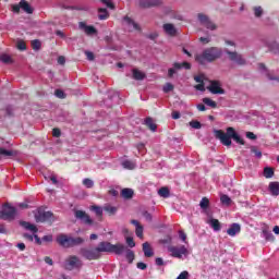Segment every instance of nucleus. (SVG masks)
Listing matches in <instances>:
<instances>
[{
	"label": "nucleus",
	"instance_id": "f257e3e1",
	"mask_svg": "<svg viewBox=\"0 0 279 279\" xmlns=\"http://www.w3.org/2000/svg\"><path fill=\"white\" fill-rule=\"evenodd\" d=\"M215 136L222 145H225V147H230V145H232V140L235 141V143H239V145H245V141L241 138V135H239L236 130L232 126L227 128V132H223V130H216Z\"/></svg>",
	"mask_w": 279,
	"mask_h": 279
},
{
	"label": "nucleus",
	"instance_id": "f03ea898",
	"mask_svg": "<svg viewBox=\"0 0 279 279\" xmlns=\"http://www.w3.org/2000/svg\"><path fill=\"white\" fill-rule=\"evenodd\" d=\"M223 51L219 47H210L205 49L201 54L196 56V62L206 64V62H215L221 58Z\"/></svg>",
	"mask_w": 279,
	"mask_h": 279
},
{
	"label": "nucleus",
	"instance_id": "7ed1b4c3",
	"mask_svg": "<svg viewBox=\"0 0 279 279\" xmlns=\"http://www.w3.org/2000/svg\"><path fill=\"white\" fill-rule=\"evenodd\" d=\"M96 248L98 250V254L108 252L110 254H117L118 256H121V254L125 253V245L121 243L112 244L110 242L104 241L100 242Z\"/></svg>",
	"mask_w": 279,
	"mask_h": 279
},
{
	"label": "nucleus",
	"instance_id": "20e7f679",
	"mask_svg": "<svg viewBox=\"0 0 279 279\" xmlns=\"http://www.w3.org/2000/svg\"><path fill=\"white\" fill-rule=\"evenodd\" d=\"M84 238L81 236H69L66 234H60L57 238V242L62 247H77V245H84Z\"/></svg>",
	"mask_w": 279,
	"mask_h": 279
},
{
	"label": "nucleus",
	"instance_id": "39448f33",
	"mask_svg": "<svg viewBox=\"0 0 279 279\" xmlns=\"http://www.w3.org/2000/svg\"><path fill=\"white\" fill-rule=\"evenodd\" d=\"M0 219L3 221H14L16 219V208L12 207L10 203H4L0 211Z\"/></svg>",
	"mask_w": 279,
	"mask_h": 279
},
{
	"label": "nucleus",
	"instance_id": "423d86ee",
	"mask_svg": "<svg viewBox=\"0 0 279 279\" xmlns=\"http://www.w3.org/2000/svg\"><path fill=\"white\" fill-rule=\"evenodd\" d=\"M80 254L86 260H99V258H101V254L99 253L97 247H95V248L82 247L80 250Z\"/></svg>",
	"mask_w": 279,
	"mask_h": 279
},
{
	"label": "nucleus",
	"instance_id": "0eeeda50",
	"mask_svg": "<svg viewBox=\"0 0 279 279\" xmlns=\"http://www.w3.org/2000/svg\"><path fill=\"white\" fill-rule=\"evenodd\" d=\"M168 252L170 253V256L172 258H182L183 256L189 255V248H186V246L184 245H180V246L169 245Z\"/></svg>",
	"mask_w": 279,
	"mask_h": 279
},
{
	"label": "nucleus",
	"instance_id": "6e6552de",
	"mask_svg": "<svg viewBox=\"0 0 279 279\" xmlns=\"http://www.w3.org/2000/svg\"><path fill=\"white\" fill-rule=\"evenodd\" d=\"M82 267H84V263L80 257H77V255H71L65 260V268L69 271H73V269H82Z\"/></svg>",
	"mask_w": 279,
	"mask_h": 279
},
{
	"label": "nucleus",
	"instance_id": "1a4fd4ad",
	"mask_svg": "<svg viewBox=\"0 0 279 279\" xmlns=\"http://www.w3.org/2000/svg\"><path fill=\"white\" fill-rule=\"evenodd\" d=\"M53 213L45 211L43 208H39L35 214V220L37 223H45V221H51Z\"/></svg>",
	"mask_w": 279,
	"mask_h": 279
},
{
	"label": "nucleus",
	"instance_id": "9d476101",
	"mask_svg": "<svg viewBox=\"0 0 279 279\" xmlns=\"http://www.w3.org/2000/svg\"><path fill=\"white\" fill-rule=\"evenodd\" d=\"M226 53L229 56V60H231V62H235V64H239V66H245V64H247V61L243 58V56L239 54V52L226 50Z\"/></svg>",
	"mask_w": 279,
	"mask_h": 279
},
{
	"label": "nucleus",
	"instance_id": "9b49d317",
	"mask_svg": "<svg viewBox=\"0 0 279 279\" xmlns=\"http://www.w3.org/2000/svg\"><path fill=\"white\" fill-rule=\"evenodd\" d=\"M210 85L207 87V90L211 95H226V89L221 88V82L219 81H209Z\"/></svg>",
	"mask_w": 279,
	"mask_h": 279
},
{
	"label": "nucleus",
	"instance_id": "f8f14e48",
	"mask_svg": "<svg viewBox=\"0 0 279 279\" xmlns=\"http://www.w3.org/2000/svg\"><path fill=\"white\" fill-rule=\"evenodd\" d=\"M162 0H140V8L148 10L149 8H160Z\"/></svg>",
	"mask_w": 279,
	"mask_h": 279
},
{
	"label": "nucleus",
	"instance_id": "ddd939ff",
	"mask_svg": "<svg viewBox=\"0 0 279 279\" xmlns=\"http://www.w3.org/2000/svg\"><path fill=\"white\" fill-rule=\"evenodd\" d=\"M74 215L76 219H81V221H83V223H85L86 226H93V219H90V216H88L86 211L76 210Z\"/></svg>",
	"mask_w": 279,
	"mask_h": 279
},
{
	"label": "nucleus",
	"instance_id": "4468645a",
	"mask_svg": "<svg viewBox=\"0 0 279 279\" xmlns=\"http://www.w3.org/2000/svg\"><path fill=\"white\" fill-rule=\"evenodd\" d=\"M78 27L80 29H83L87 36H94V34H97V28L93 25H86V22H80Z\"/></svg>",
	"mask_w": 279,
	"mask_h": 279
},
{
	"label": "nucleus",
	"instance_id": "2eb2a0df",
	"mask_svg": "<svg viewBox=\"0 0 279 279\" xmlns=\"http://www.w3.org/2000/svg\"><path fill=\"white\" fill-rule=\"evenodd\" d=\"M194 81L197 82V85L194 86L196 90H201L204 93L206 90L205 84H204V75H196L194 76Z\"/></svg>",
	"mask_w": 279,
	"mask_h": 279
},
{
	"label": "nucleus",
	"instance_id": "dca6fc26",
	"mask_svg": "<svg viewBox=\"0 0 279 279\" xmlns=\"http://www.w3.org/2000/svg\"><path fill=\"white\" fill-rule=\"evenodd\" d=\"M240 232L241 225L239 223H232L227 230V234H229V236H236V234H239Z\"/></svg>",
	"mask_w": 279,
	"mask_h": 279
},
{
	"label": "nucleus",
	"instance_id": "f3484780",
	"mask_svg": "<svg viewBox=\"0 0 279 279\" xmlns=\"http://www.w3.org/2000/svg\"><path fill=\"white\" fill-rule=\"evenodd\" d=\"M132 77H133V80H136L137 82H143V80H145L147 77V75L138 69H133Z\"/></svg>",
	"mask_w": 279,
	"mask_h": 279
},
{
	"label": "nucleus",
	"instance_id": "a211bd4d",
	"mask_svg": "<svg viewBox=\"0 0 279 279\" xmlns=\"http://www.w3.org/2000/svg\"><path fill=\"white\" fill-rule=\"evenodd\" d=\"M163 32H166L168 36H175V34H178V29H175V26L171 23L163 24Z\"/></svg>",
	"mask_w": 279,
	"mask_h": 279
},
{
	"label": "nucleus",
	"instance_id": "6ab92c4d",
	"mask_svg": "<svg viewBox=\"0 0 279 279\" xmlns=\"http://www.w3.org/2000/svg\"><path fill=\"white\" fill-rule=\"evenodd\" d=\"M132 226H135V234L138 239H143V226L141 225V222H138V220H131Z\"/></svg>",
	"mask_w": 279,
	"mask_h": 279
},
{
	"label": "nucleus",
	"instance_id": "aec40b11",
	"mask_svg": "<svg viewBox=\"0 0 279 279\" xmlns=\"http://www.w3.org/2000/svg\"><path fill=\"white\" fill-rule=\"evenodd\" d=\"M142 247H143L144 256L146 258H151V256H154V250L151 248V245L149 244V242L143 243Z\"/></svg>",
	"mask_w": 279,
	"mask_h": 279
},
{
	"label": "nucleus",
	"instance_id": "412c9836",
	"mask_svg": "<svg viewBox=\"0 0 279 279\" xmlns=\"http://www.w3.org/2000/svg\"><path fill=\"white\" fill-rule=\"evenodd\" d=\"M268 189H269L271 195H274L275 197H278V195H279V182L278 181L270 182Z\"/></svg>",
	"mask_w": 279,
	"mask_h": 279
},
{
	"label": "nucleus",
	"instance_id": "4be33fe9",
	"mask_svg": "<svg viewBox=\"0 0 279 279\" xmlns=\"http://www.w3.org/2000/svg\"><path fill=\"white\" fill-rule=\"evenodd\" d=\"M20 226H22V228H25V230H29L31 232H34V234L38 232V228L36 227V225H32L27 221H20Z\"/></svg>",
	"mask_w": 279,
	"mask_h": 279
},
{
	"label": "nucleus",
	"instance_id": "5701e85b",
	"mask_svg": "<svg viewBox=\"0 0 279 279\" xmlns=\"http://www.w3.org/2000/svg\"><path fill=\"white\" fill-rule=\"evenodd\" d=\"M20 8L26 12V14H33L34 13V9H32V5H29V2L22 0L20 2Z\"/></svg>",
	"mask_w": 279,
	"mask_h": 279
},
{
	"label": "nucleus",
	"instance_id": "b1692460",
	"mask_svg": "<svg viewBox=\"0 0 279 279\" xmlns=\"http://www.w3.org/2000/svg\"><path fill=\"white\" fill-rule=\"evenodd\" d=\"M145 125L148 128V130L150 132H156V130H158V125H156V123H154V119H151V118L145 119Z\"/></svg>",
	"mask_w": 279,
	"mask_h": 279
},
{
	"label": "nucleus",
	"instance_id": "393cba45",
	"mask_svg": "<svg viewBox=\"0 0 279 279\" xmlns=\"http://www.w3.org/2000/svg\"><path fill=\"white\" fill-rule=\"evenodd\" d=\"M102 210H105V213H108L110 217H112V215H117V211L119 210V208L107 204L102 207Z\"/></svg>",
	"mask_w": 279,
	"mask_h": 279
},
{
	"label": "nucleus",
	"instance_id": "a878e982",
	"mask_svg": "<svg viewBox=\"0 0 279 279\" xmlns=\"http://www.w3.org/2000/svg\"><path fill=\"white\" fill-rule=\"evenodd\" d=\"M121 195L124 199H132L134 197V190L125 187L121 191Z\"/></svg>",
	"mask_w": 279,
	"mask_h": 279
},
{
	"label": "nucleus",
	"instance_id": "bb28decb",
	"mask_svg": "<svg viewBox=\"0 0 279 279\" xmlns=\"http://www.w3.org/2000/svg\"><path fill=\"white\" fill-rule=\"evenodd\" d=\"M124 252H126L125 258L130 265L134 263V258H136V255L134 254V251L125 247Z\"/></svg>",
	"mask_w": 279,
	"mask_h": 279
},
{
	"label": "nucleus",
	"instance_id": "cd10ccee",
	"mask_svg": "<svg viewBox=\"0 0 279 279\" xmlns=\"http://www.w3.org/2000/svg\"><path fill=\"white\" fill-rule=\"evenodd\" d=\"M209 226H211L213 230H215V232H219V230H221V222H219L218 219H210L209 220Z\"/></svg>",
	"mask_w": 279,
	"mask_h": 279
},
{
	"label": "nucleus",
	"instance_id": "c85d7f7f",
	"mask_svg": "<svg viewBox=\"0 0 279 279\" xmlns=\"http://www.w3.org/2000/svg\"><path fill=\"white\" fill-rule=\"evenodd\" d=\"M98 19L99 21H106L110 17V13H108V9H98Z\"/></svg>",
	"mask_w": 279,
	"mask_h": 279
},
{
	"label": "nucleus",
	"instance_id": "c756f323",
	"mask_svg": "<svg viewBox=\"0 0 279 279\" xmlns=\"http://www.w3.org/2000/svg\"><path fill=\"white\" fill-rule=\"evenodd\" d=\"M123 169H129L130 171L136 169V163L132 160L122 161Z\"/></svg>",
	"mask_w": 279,
	"mask_h": 279
},
{
	"label": "nucleus",
	"instance_id": "7c9ffc66",
	"mask_svg": "<svg viewBox=\"0 0 279 279\" xmlns=\"http://www.w3.org/2000/svg\"><path fill=\"white\" fill-rule=\"evenodd\" d=\"M90 210L95 211V215L96 217H98V219H101V217H104V208H101L100 206L93 205L90 207Z\"/></svg>",
	"mask_w": 279,
	"mask_h": 279
},
{
	"label": "nucleus",
	"instance_id": "2f4dec72",
	"mask_svg": "<svg viewBox=\"0 0 279 279\" xmlns=\"http://www.w3.org/2000/svg\"><path fill=\"white\" fill-rule=\"evenodd\" d=\"M173 66H174V69H178V70H180V69H185L186 71H189V70H191V63H189V62H182V63H178V62H175L174 64H173Z\"/></svg>",
	"mask_w": 279,
	"mask_h": 279
},
{
	"label": "nucleus",
	"instance_id": "473e14b6",
	"mask_svg": "<svg viewBox=\"0 0 279 279\" xmlns=\"http://www.w3.org/2000/svg\"><path fill=\"white\" fill-rule=\"evenodd\" d=\"M124 21L128 23V25H132L133 29L141 31V26H138V24L134 22V20H132L130 16H124Z\"/></svg>",
	"mask_w": 279,
	"mask_h": 279
},
{
	"label": "nucleus",
	"instance_id": "72a5a7b5",
	"mask_svg": "<svg viewBox=\"0 0 279 279\" xmlns=\"http://www.w3.org/2000/svg\"><path fill=\"white\" fill-rule=\"evenodd\" d=\"M253 12H254V16L256 19H260V16H263V14H265V11L263 10V7H254Z\"/></svg>",
	"mask_w": 279,
	"mask_h": 279
},
{
	"label": "nucleus",
	"instance_id": "f704fd0d",
	"mask_svg": "<svg viewBox=\"0 0 279 279\" xmlns=\"http://www.w3.org/2000/svg\"><path fill=\"white\" fill-rule=\"evenodd\" d=\"M203 104L209 106V108H217V102L208 97L203 98Z\"/></svg>",
	"mask_w": 279,
	"mask_h": 279
},
{
	"label": "nucleus",
	"instance_id": "c9c22d12",
	"mask_svg": "<svg viewBox=\"0 0 279 279\" xmlns=\"http://www.w3.org/2000/svg\"><path fill=\"white\" fill-rule=\"evenodd\" d=\"M220 202L221 204H225V206H230V204H232V198H230V196L222 194L220 196Z\"/></svg>",
	"mask_w": 279,
	"mask_h": 279
},
{
	"label": "nucleus",
	"instance_id": "e433bc0d",
	"mask_svg": "<svg viewBox=\"0 0 279 279\" xmlns=\"http://www.w3.org/2000/svg\"><path fill=\"white\" fill-rule=\"evenodd\" d=\"M199 206L203 210H206L208 208V206H210V201L208 199V197H203Z\"/></svg>",
	"mask_w": 279,
	"mask_h": 279
},
{
	"label": "nucleus",
	"instance_id": "4c0bfd02",
	"mask_svg": "<svg viewBox=\"0 0 279 279\" xmlns=\"http://www.w3.org/2000/svg\"><path fill=\"white\" fill-rule=\"evenodd\" d=\"M264 177L266 179L274 178V168H269V167L264 168Z\"/></svg>",
	"mask_w": 279,
	"mask_h": 279
},
{
	"label": "nucleus",
	"instance_id": "58836bf2",
	"mask_svg": "<svg viewBox=\"0 0 279 279\" xmlns=\"http://www.w3.org/2000/svg\"><path fill=\"white\" fill-rule=\"evenodd\" d=\"M3 156L4 158H8L10 156H14V151L8 150L5 148H0V157Z\"/></svg>",
	"mask_w": 279,
	"mask_h": 279
},
{
	"label": "nucleus",
	"instance_id": "ea45409f",
	"mask_svg": "<svg viewBox=\"0 0 279 279\" xmlns=\"http://www.w3.org/2000/svg\"><path fill=\"white\" fill-rule=\"evenodd\" d=\"M197 19L199 21V23H202L203 25H205L210 19L204 14V13H198Z\"/></svg>",
	"mask_w": 279,
	"mask_h": 279
},
{
	"label": "nucleus",
	"instance_id": "a19ab883",
	"mask_svg": "<svg viewBox=\"0 0 279 279\" xmlns=\"http://www.w3.org/2000/svg\"><path fill=\"white\" fill-rule=\"evenodd\" d=\"M40 47H43V44L40 43V40L34 39L32 41V49H34V51L40 50Z\"/></svg>",
	"mask_w": 279,
	"mask_h": 279
},
{
	"label": "nucleus",
	"instance_id": "79ce46f5",
	"mask_svg": "<svg viewBox=\"0 0 279 279\" xmlns=\"http://www.w3.org/2000/svg\"><path fill=\"white\" fill-rule=\"evenodd\" d=\"M16 47L20 51H25L27 49V44L23 39L17 40Z\"/></svg>",
	"mask_w": 279,
	"mask_h": 279
},
{
	"label": "nucleus",
	"instance_id": "37998d69",
	"mask_svg": "<svg viewBox=\"0 0 279 279\" xmlns=\"http://www.w3.org/2000/svg\"><path fill=\"white\" fill-rule=\"evenodd\" d=\"M158 194L160 195V197H169L170 195L169 187L159 189Z\"/></svg>",
	"mask_w": 279,
	"mask_h": 279
},
{
	"label": "nucleus",
	"instance_id": "c03bdc74",
	"mask_svg": "<svg viewBox=\"0 0 279 279\" xmlns=\"http://www.w3.org/2000/svg\"><path fill=\"white\" fill-rule=\"evenodd\" d=\"M1 62H3L4 64H12V57L8 56V54H2L0 57Z\"/></svg>",
	"mask_w": 279,
	"mask_h": 279
},
{
	"label": "nucleus",
	"instance_id": "a18cd8bd",
	"mask_svg": "<svg viewBox=\"0 0 279 279\" xmlns=\"http://www.w3.org/2000/svg\"><path fill=\"white\" fill-rule=\"evenodd\" d=\"M83 184L86 186V189H93L95 186V182L90 179H84Z\"/></svg>",
	"mask_w": 279,
	"mask_h": 279
},
{
	"label": "nucleus",
	"instance_id": "49530a36",
	"mask_svg": "<svg viewBox=\"0 0 279 279\" xmlns=\"http://www.w3.org/2000/svg\"><path fill=\"white\" fill-rule=\"evenodd\" d=\"M203 25H204V27H206V29H211V32L217 29V25L215 23H213V21H210V20L206 24H203Z\"/></svg>",
	"mask_w": 279,
	"mask_h": 279
},
{
	"label": "nucleus",
	"instance_id": "de8ad7c7",
	"mask_svg": "<svg viewBox=\"0 0 279 279\" xmlns=\"http://www.w3.org/2000/svg\"><path fill=\"white\" fill-rule=\"evenodd\" d=\"M190 126L193 128L194 130H202V123L199 121H191Z\"/></svg>",
	"mask_w": 279,
	"mask_h": 279
},
{
	"label": "nucleus",
	"instance_id": "09e8293b",
	"mask_svg": "<svg viewBox=\"0 0 279 279\" xmlns=\"http://www.w3.org/2000/svg\"><path fill=\"white\" fill-rule=\"evenodd\" d=\"M54 95L59 99H66V94L62 89H56Z\"/></svg>",
	"mask_w": 279,
	"mask_h": 279
},
{
	"label": "nucleus",
	"instance_id": "8fccbe9b",
	"mask_svg": "<svg viewBox=\"0 0 279 279\" xmlns=\"http://www.w3.org/2000/svg\"><path fill=\"white\" fill-rule=\"evenodd\" d=\"M251 151H252V154H255V156L257 158H263V151L258 150V148H256V146H252Z\"/></svg>",
	"mask_w": 279,
	"mask_h": 279
},
{
	"label": "nucleus",
	"instance_id": "3c124183",
	"mask_svg": "<svg viewBox=\"0 0 279 279\" xmlns=\"http://www.w3.org/2000/svg\"><path fill=\"white\" fill-rule=\"evenodd\" d=\"M126 244L129 245V247H136V243L134 242V238L132 236L126 238Z\"/></svg>",
	"mask_w": 279,
	"mask_h": 279
},
{
	"label": "nucleus",
	"instance_id": "603ef678",
	"mask_svg": "<svg viewBox=\"0 0 279 279\" xmlns=\"http://www.w3.org/2000/svg\"><path fill=\"white\" fill-rule=\"evenodd\" d=\"M101 3L107 5V8H109V10H114V3H112V1H110V0H101Z\"/></svg>",
	"mask_w": 279,
	"mask_h": 279
},
{
	"label": "nucleus",
	"instance_id": "864d4df0",
	"mask_svg": "<svg viewBox=\"0 0 279 279\" xmlns=\"http://www.w3.org/2000/svg\"><path fill=\"white\" fill-rule=\"evenodd\" d=\"M263 234L266 239V241H274V234H271V232H268V231H263Z\"/></svg>",
	"mask_w": 279,
	"mask_h": 279
},
{
	"label": "nucleus",
	"instance_id": "5fc2aeb1",
	"mask_svg": "<svg viewBox=\"0 0 279 279\" xmlns=\"http://www.w3.org/2000/svg\"><path fill=\"white\" fill-rule=\"evenodd\" d=\"M52 136H54V138H60V136H62V132L60 131V129L54 128L52 130Z\"/></svg>",
	"mask_w": 279,
	"mask_h": 279
},
{
	"label": "nucleus",
	"instance_id": "6e6d98bb",
	"mask_svg": "<svg viewBox=\"0 0 279 279\" xmlns=\"http://www.w3.org/2000/svg\"><path fill=\"white\" fill-rule=\"evenodd\" d=\"M270 49H271V51H274V53H279V44L278 43H272L271 45H270Z\"/></svg>",
	"mask_w": 279,
	"mask_h": 279
},
{
	"label": "nucleus",
	"instance_id": "4d7b16f0",
	"mask_svg": "<svg viewBox=\"0 0 279 279\" xmlns=\"http://www.w3.org/2000/svg\"><path fill=\"white\" fill-rule=\"evenodd\" d=\"M171 90H173V84L167 83V84L163 86V93H171Z\"/></svg>",
	"mask_w": 279,
	"mask_h": 279
},
{
	"label": "nucleus",
	"instance_id": "13d9d810",
	"mask_svg": "<svg viewBox=\"0 0 279 279\" xmlns=\"http://www.w3.org/2000/svg\"><path fill=\"white\" fill-rule=\"evenodd\" d=\"M137 269H141L142 271H145V269H147V264L143 263V262H138L136 264Z\"/></svg>",
	"mask_w": 279,
	"mask_h": 279
},
{
	"label": "nucleus",
	"instance_id": "bf43d9fd",
	"mask_svg": "<svg viewBox=\"0 0 279 279\" xmlns=\"http://www.w3.org/2000/svg\"><path fill=\"white\" fill-rule=\"evenodd\" d=\"M246 138H250L251 141H256V134L253 132H246Z\"/></svg>",
	"mask_w": 279,
	"mask_h": 279
},
{
	"label": "nucleus",
	"instance_id": "052dcab7",
	"mask_svg": "<svg viewBox=\"0 0 279 279\" xmlns=\"http://www.w3.org/2000/svg\"><path fill=\"white\" fill-rule=\"evenodd\" d=\"M87 60L93 61L95 60V54L90 51L85 52Z\"/></svg>",
	"mask_w": 279,
	"mask_h": 279
},
{
	"label": "nucleus",
	"instance_id": "680f3d73",
	"mask_svg": "<svg viewBox=\"0 0 279 279\" xmlns=\"http://www.w3.org/2000/svg\"><path fill=\"white\" fill-rule=\"evenodd\" d=\"M155 263H156V265H157L158 267H162V265H165V260H162L161 257H157V258L155 259Z\"/></svg>",
	"mask_w": 279,
	"mask_h": 279
},
{
	"label": "nucleus",
	"instance_id": "e2e57ef3",
	"mask_svg": "<svg viewBox=\"0 0 279 279\" xmlns=\"http://www.w3.org/2000/svg\"><path fill=\"white\" fill-rule=\"evenodd\" d=\"M143 217L146 219V221H151V214L149 211H144Z\"/></svg>",
	"mask_w": 279,
	"mask_h": 279
},
{
	"label": "nucleus",
	"instance_id": "0e129e2a",
	"mask_svg": "<svg viewBox=\"0 0 279 279\" xmlns=\"http://www.w3.org/2000/svg\"><path fill=\"white\" fill-rule=\"evenodd\" d=\"M179 236L183 243H186V233L184 231H179Z\"/></svg>",
	"mask_w": 279,
	"mask_h": 279
},
{
	"label": "nucleus",
	"instance_id": "69168bd1",
	"mask_svg": "<svg viewBox=\"0 0 279 279\" xmlns=\"http://www.w3.org/2000/svg\"><path fill=\"white\" fill-rule=\"evenodd\" d=\"M44 260H45V263L47 264V265H53V259H51V257H49V256H46L45 258H44Z\"/></svg>",
	"mask_w": 279,
	"mask_h": 279
},
{
	"label": "nucleus",
	"instance_id": "338daca9",
	"mask_svg": "<svg viewBox=\"0 0 279 279\" xmlns=\"http://www.w3.org/2000/svg\"><path fill=\"white\" fill-rule=\"evenodd\" d=\"M66 63V59L64 58V56H60L58 58V64H65Z\"/></svg>",
	"mask_w": 279,
	"mask_h": 279
},
{
	"label": "nucleus",
	"instance_id": "774afa93",
	"mask_svg": "<svg viewBox=\"0 0 279 279\" xmlns=\"http://www.w3.org/2000/svg\"><path fill=\"white\" fill-rule=\"evenodd\" d=\"M172 119H174V120L180 119V112L179 111H173L172 112Z\"/></svg>",
	"mask_w": 279,
	"mask_h": 279
}]
</instances>
